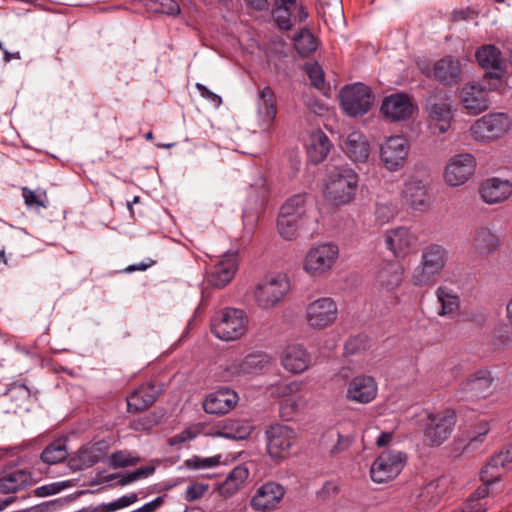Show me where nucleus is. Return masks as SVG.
I'll return each instance as SVG.
<instances>
[{"label":"nucleus","instance_id":"f257e3e1","mask_svg":"<svg viewBox=\"0 0 512 512\" xmlns=\"http://www.w3.org/2000/svg\"><path fill=\"white\" fill-rule=\"evenodd\" d=\"M449 258L448 250L439 244H429L421 251V260L413 269L411 282L418 287H431L444 270Z\"/></svg>","mask_w":512,"mask_h":512},{"label":"nucleus","instance_id":"f03ea898","mask_svg":"<svg viewBox=\"0 0 512 512\" xmlns=\"http://www.w3.org/2000/svg\"><path fill=\"white\" fill-rule=\"evenodd\" d=\"M357 187V173L348 167H337L326 180L324 197L335 206L346 205L354 199Z\"/></svg>","mask_w":512,"mask_h":512},{"label":"nucleus","instance_id":"7ed1b4c3","mask_svg":"<svg viewBox=\"0 0 512 512\" xmlns=\"http://www.w3.org/2000/svg\"><path fill=\"white\" fill-rule=\"evenodd\" d=\"M248 323V315L244 310L227 307L213 315L211 332L222 341H235L245 335Z\"/></svg>","mask_w":512,"mask_h":512},{"label":"nucleus","instance_id":"20e7f679","mask_svg":"<svg viewBox=\"0 0 512 512\" xmlns=\"http://www.w3.org/2000/svg\"><path fill=\"white\" fill-rule=\"evenodd\" d=\"M456 422L453 409L429 412L423 428L424 441L430 446H440L449 439Z\"/></svg>","mask_w":512,"mask_h":512},{"label":"nucleus","instance_id":"39448f33","mask_svg":"<svg viewBox=\"0 0 512 512\" xmlns=\"http://www.w3.org/2000/svg\"><path fill=\"white\" fill-rule=\"evenodd\" d=\"M339 257L336 244L325 242L312 246L305 255L304 271L312 277H321L329 273Z\"/></svg>","mask_w":512,"mask_h":512},{"label":"nucleus","instance_id":"423d86ee","mask_svg":"<svg viewBox=\"0 0 512 512\" xmlns=\"http://www.w3.org/2000/svg\"><path fill=\"white\" fill-rule=\"evenodd\" d=\"M407 454L388 449L381 452L370 467V477L375 483H387L395 479L407 463Z\"/></svg>","mask_w":512,"mask_h":512},{"label":"nucleus","instance_id":"0eeeda50","mask_svg":"<svg viewBox=\"0 0 512 512\" xmlns=\"http://www.w3.org/2000/svg\"><path fill=\"white\" fill-rule=\"evenodd\" d=\"M289 289V280L284 275L265 278L256 285L253 299L260 309L270 310L284 299Z\"/></svg>","mask_w":512,"mask_h":512},{"label":"nucleus","instance_id":"6e6552de","mask_svg":"<svg viewBox=\"0 0 512 512\" xmlns=\"http://www.w3.org/2000/svg\"><path fill=\"white\" fill-rule=\"evenodd\" d=\"M371 89L360 82L345 85L340 90V104L345 113L356 117L366 114L373 103Z\"/></svg>","mask_w":512,"mask_h":512},{"label":"nucleus","instance_id":"1a4fd4ad","mask_svg":"<svg viewBox=\"0 0 512 512\" xmlns=\"http://www.w3.org/2000/svg\"><path fill=\"white\" fill-rule=\"evenodd\" d=\"M410 152V142L402 135L386 138L380 144V161L390 172L404 168Z\"/></svg>","mask_w":512,"mask_h":512},{"label":"nucleus","instance_id":"9d476101","mask_svg":"<svg viewBox=\"0 0 512 512\" xmlns=\"http://www.w3.org/2000/svg\"><path fill=\"white\" fill-rule=\"evenodd\" d=\"M511 119L505 113H490L478 119L471 132L477 141H490L502 137L511 128Z\"/></svg>","mask_w":512,"mask_h":512},{"label":"nucleus","instance_id":"9b49d317","mask_svg":"<svg viewBox=\"0 0 512 512\" xmlns=\"http://www.w3.org/2000/svg\"><path fill=\"white\" fill-rule=\"evenodd\" d=\"M338 317V306L331 297L318 298L306 306L305 320L313 329L331 326Z\"/></svg>","mask_w":512,"mask_h":512},{"label":"nucleus","instance_id":"f8f14e48","mask_svg":"<svg viewBox=\"0 0 512 512\" xmlns=\"http://www.w3.org/2000/svg\"><path fill=\"white\" fill-rule=\"evenodd\" d=\"M384 243L395 258L404 259L417 250L418 236L410 228L399 226L386 230Z\"/></svg>","mask_w":512,"mask_h":512},{"label":"nucleus","instance_id":"ddd939ff","mask_svg":"<svg viewBox=\"0 0 512 512\" xmlns=\"http://www.w3.org/2000/svg\"><path fill=\"white\" fill-rule=\"evenodd\" d=\"M207 271V281L213 287L223 288L234 278L239 265L238 253L228 251L211 260Z\"/></svg>","mask_w":512,"mask_h":512},{"label":"nucleus","instance_id":"4468645a","mask_svg":"<svg viewBox=\"0 0 512 512\" xmlns=\"http://www.w3.org/2000/svg\"><path fill=\"white\" fill-rule=\"evenodd\" d=\"M267 451L271 458L282 460L290 454V449L296 442L294 430L283 424L271 425L266 430Z\"/></svg>","mask_w":512,"mask_h":512},{"label":"nucleus","instance_id":"2eb2a0df","mask_svg":"<svg viewBox=\"0 0 512 512\" xmlns=\"http://www.w3.org/2000/svg\"><path fill=\"white\" fill-rule=\"evenodd\" d=\"M463 66L458 57L447 55L437 60L432 69L423 73L446 87H452L461 81Z\"/></svg>","mask_w":512,"mask_h":512},{"label":"nucleus","instance_id":"dca6fc26","mask_svg":"<svg viewBox=\"0 0 512 512\" xmlns=\"http://www.w3.org/2000/svg\"><path fill=\"white\" fill-rule=\"evenodd\" d=\"M286 494L283 485L275 481H268L259 486L250 499V506L259 512L275 510Z\"/></svg>","mask_w":512,"mask_h":512},{"label":"nucleus","instance_id":"f3484780","mask_svg":"<svg viewBox=\"0 0 512 512\" xmlns=\"http://www.w3.org/2000/svg\"><path fill=\"white\" fill-rule=\"evenodd\" d=\"M475 159L471 154L452 157L445 169V181L450 186H460L467 182L475 170Z\"/></svg>","mask_w":512,"mask_h":512},{"label":"nucleus","instance_id":"a211bd4d","mask_svg":"<svg viewBox=\"0 0 512 512\" xmlns=\"http://www.w3.org/2000/svg\"><path fill=\"white\" fill-rule=\"evenodd\" d=\"M459 98L468 114L477 115L489 108V90L479 83L464 85L459 93Z\"/></svg>","mask_w":512,"mask_h":512},{"label":"nucleus","instance_id":"6ab92c4d","mask_svg":"<svg viewBox=\"0 0 512 512\" xmlns=\"http://www.w3.org/2000/svg\"><path fill=\"white\" fill-rule=\"evenodd\" d=\"M257 120L262 131H268L277 115L276 95L270 86H265L257 93Z\"/></svg>","mask_w":512,"mask_h":512},{"label":"nucleus","instance_id":"aec40b11","mask_svg":"<svg viewBox=\"0 0 512 512\" xmlns=\"http://www.w3.org/2000/svg\"><path fill=\"white\" fill-rule=\"evenodd\" d=\"M377 391V383L372 376L358 375L348 383L346 398L352 402L367 404L376 398Z\"/></svg>","mask_w":512,"mask_h":512},{"label":"nucleus","instance_id":"412c9836","mask_svg":"<svg viewBox=\"0 0 512 512\" xmlns=\"http://www.w3.org/2000/svg\"><path fill=\"white\" fill-rule=\"evenodd\" d=\"M411 98L405 93H395L384 98L381 112L392 121L409 119L413 114Z\"/></svg>","mask_w":512,"mask_h":512},{"label":"nucleus","instance_id":"4be33fe9","mask_svg":"<svg viewBox=\"0 0 512 512\" xmlns=\"http://www.w3.org/2000/svg\"><path fill=\"white\" fill-rule=\"evenodd\" d=\"M237 393L227 387L208 394L203 402V409L208 414H225L238 403Z\"/></svg>","mask_w":512,"mask_h":512},{"label":"nucleus","instance_id":"5701e85b","mask_svg":"<svg viewBox=\"0 0 512 512\" xmlns=\"http://www.w3.org/2000/svg\"><path fill=\"white\" fill-rule=\"evenodd\" d=\"M402 197L414 210L425 211L430 206L427 184L417 178H411L405 182Z\"/></svg>","mask_w":512,"mask_h":512},{"label":"nucleus","instance_id":"b1692460","mask_svg":"<svg viewBox=\"0 0 512 512\" xmlns=\"http://www.w3.org/2000/svg\"><path fill=\"white\" fill-rule=\"evenodd\" d=\"M311 355L300 344L288 345L281 354V364L289 372L298 374L309 368Z\"/></svg>","mask_w":512,"mask_h":512},{"label":"nucleus","instance_id":"393cba45","mask_svg":"<svg viewBox=\"0 0 512 512\" xmlns=\"http://www.w3.org/2000/svg\"><path fill=\"white\" fill-rule=\"evenodd\" d=\"M404 268L396 261L384 263L377 271L375 283L378 289L391 292L397 289L403 281Z\"/></svg>","mask_w":512,"mask_h":512},{"label":"nucleus","instance_id":"a878e982","mask_svg":"<svg viewBox=\"0 0 512 512\" xmlns=\"http://www.w3.org/2000/svg\"><path fill=\"white\" fill-rule=\"evenodd\" d=\"M427 111L429 128L433 134H443L450 129L453 113L449 102L431 103Z\"/></svg>","mask_w":512,"mask_h":512},{"label":"nucleus","instance_id":"bb28decb","mask_svg":"<svg viewBox=\"0 0 512 512\" xmlns=\"http://www.w3.org/2000/svg\"><path fill=\"white\" fill-rule=\"evenodd\" d=\"M479 192L484 202L488 204L501 203L512 195V183L508 180L490 178L481 184Z\"/></svg>","mask_w":512,"mask_h":512},{"label":"nucleus","instance_id":"cd10ccee","mask_svg":"<svg viewBox=\"0 0 512 512\" xmlns=\"http://www.w3.org/2000/svg\"><path fill=\"white\" fill-rule=\"evenodd\" d=\"M492 378L486 371H477L471 378L462 384V399L485 398L491 393Z\"/></svg>","mask_w":512,"mask_h":512},{"label":"nucleus","instance_id":"c85d7f7f","mask_svg":"<svg viewBox=\"0 0 512 512\" xmlns=\"http://www.w3.org/2000/svg\"><path fill=\"white\" fill-rule=\"evenodd\" d=\"M160 393L158 386L146 383L139 386L127 397V410L136 413L150 407Z\"/></svg>","mask_w":512,"mask_h":512},{"label":"nucleus","instance_id":"c756f323","mask_svg":"<svg viewBox=\"0 0 512 512\" xmlns=\"http://www.w3.org/2000/svg\"><path fill=\"white\" fill-rule=\"evenodd\" d=\"M32 484V475L25 469L6 470L0 476V493H16Z\"/></svg>","mask_w":512,"mask_h":512},{"label":"nucleus","instance_id":"7c9ffc66","mask_svg":"<svg viewBox=\"0 0 512 512\" xmlns=\"http://www.w3.org/2000/svg\"><path fill=\"white\" fill-rule=\"evenodd\" d=\"M343 150L353 162L364 163L369 157L370 146L361 132L353 131L344 141Z\"/></svg>","mask_w":512,"mask_h":512},{"label":"nucleus","instance_id":"2f4dec72","mask_svg":"<svg viewBox=\"0 0 512 512\" xmlns=\"http://www.w3.org/2000/svg\"><path fill=\"white\" fill-rule=\"evenodd\" d=\"M331 148V141L323 131L317 129L310 133L307 153L309 160L312 163L318 164L323 162L328 156Z\"/></svg>","mask_w":512,"mask_h":512},{"label":"nucleus","instance_id":"473e14b6","mask_svg":"<svg viewBox=\"0 0 512 512\" xmlns=\"http://www.w3.org/2000/svg\"><path fill=\"white\" fill-rule=\"evenodd\" d=\"M446 490V480L436 479L421 488L418 494V505L425 510L436 507L442 500Z\"/></svg>","mask_w":512,"mask_h":512},{"label":"nucleus","instance_id":"72a5a7b5","mask_svg":"<svg viewBox=\"0 0 512 512\" xmlns=\"http://www.w3.org/2000/svg\"><path fill=\"white\" fill-rule=\"evenodd\" d=\"M436 297L440 303V316L454 318L460 310V297L458 293L446 285H441L436 290Z\"/></svg>","mask_w":512,"mask_h":512},{"label":"nucleus","instance_id":"f704fd0d","mask_svg":"<svg viewBox=\"0 0 512 512\" xmlns=\"http://www.w3.org/2000/svg\"><path fill=\"white\" fill-rule=\"evenodd\" d=\"M472 246L477 253L489 255L500 247V239L489 227H480L474 233Z\"/></svg>","mask_w":512,"mask_h":512},{"label":"nucleus","instance_id":"c9c22d12","mask_svg":"<svg viewBox=\"0 0 512 512\" xmlns=\"http://www.w3.org/2000/svg\"><path fill=\"white\" fill-rule=\"evenodd\" d=\"M476 60L484 69H492L498 75L503 71L504 61L500 50L494 45H484L476 51Z\"/></svg>","mask_w":512,"mask_h":512},{"label":"nucleus","instance_id":"e433bc0d","mask_svg":"<svg viewBox=\"0 0 512 512\" xmlns=\"http://www.w3.org/2000/svg\"><path fill=\"white\" fill-rule=\"evenodd\" d=\"M251 431L252 425L249 421L228 419L218 427L216 434L227 439L242 440L247 438L251 434Z\"/></svg>","mask_w":512,"mask_h":512},{"label":"nucleus","instance_id":"4c0bfd02","mask_svg":"<svg viewBox=\"0 0 512 512\" xmlns=\"http://www.w3.org/2000/svg\"><path fill=\"white\" fill-rule=\"evenodd\" d=\"M279 214L307 222V195L296 194L288 198L281 206Z\"/></svg>","mask_w":512,"mask_h":512},{"label":"nucleus","instance_id":"58836bf2","mask_svg":"<svg viewBox=\"0 0 512 512\" xmlns=\"http://www.w3.org/2000/svg\"><path fill=\"white\" fill-rule=\"evenodd\" d=\"M271 363V357L264 352H255L245 356L238 365V373L254 374L263 371Z\"/></svg>","mask_w":512,"mask_h":512},{"label":"nucleus","instance_id":"ea45409f","mask_svg":"<svg viewBox=\"0 0 512 512\" xmlns=\"http://www.w3.org/2000/svg\"><path fill=\"white\" fill-rule=\"evenodd\" d=\"M502 455H493L488 461L487 465L480 471V480L484 484L492 485L499 481L503 471L501 465H505Z\"/></svg>","mask_w":512,"mask_h":512},{"label":"nucleus","instance_id":"a19ab883","mask_svg":"<svg viewBox=\"0 0 512 512\" xmlns=\"http://www.w3.org/2000/svg\"><path fill=\"white\" fill-rule=\"evenodd\" d=\"M502 455H493L488 461L487 465L480 471V480L484 484L492 485L499 481L503 471L501 465H505Z\"/></svg>","mask_w":512,"mask_h":512},{"label":"nucleus","instance_id":"79ce46f5","mask_svg":"<svg viewBox=\"0 0 512 512\" xmlns=\"http://www.w3.org/2000/svg\"><path fill=\"white\" fill-rule=\"evenodd\" d=\"M306 222L291 216L279 214L277 219V230L285 240H293L297 237L298 231L304 227Z\"/></svg>","mask_w":512,"mask_h":512},{"label":"nucleus","instance_id":"37998d69","mask_svg":"<svg viewBox=\"0 0 512 512\" xmlns=\"http://www.w3.org/2000/svg\"><path fill=\"white\" fill-rule=\"evenodd\" d=\"M68 456L66 441L57 439L50 443L41 453V460L47 464L62 462Z\"/></svg>","mask_w":512,"mask_h":512},{"label":"nucleus","instance_id":"c03bdc74","mask_svg":"<svg viewBox=\"0 0 512 512\" xmlns=\"http://www.w3.org/2000/svg\"><path fill=\"white\" fill-rule=\"evenodd\" d=\"M488 484L482 483L467 499L465 506L461 510H457L455 512H486V504L481 502L489 492Z\"/></svg>","mask_w":512,"mask_h":512},{"label":"nucleus","instance_id":"a18cd8bd","mask_svg":"<svg viewBox=\"0 0 512 512\" xmlns=\"http://www.w3.org/2000/svg\"><path fill=\"white\" fill-rule=\"evenodd\" d=\"M22 197L24 199V203L29 208H47L49 204L47 193L44 190L34 191L27 187H23Z\"/></svg>","mask_w":512,"mask_h":512},{"label":"nucleus","instance_id":"49530a36","mask_svg":"<svg viewBox=\"0 0 512 512\" xmlns=\"http://www.w3.org/2000/svg\"><path fill=\"white\" fill-rule=\"evenodd\" d=\"M141 461V458L128 450H119L111 454L110 466L114 469L134 466Z\"/></svg>","mask_w":512,"mask_h":512},{"label":"nucleus","instance_id":"de8ad7c7","mask_svg":"<svg viewBox=\"0 0 512 512\" xmlns=\"http://www.w3.org/2000/svg\"><path fill=\"white\" fill-rule=\"evenodd\" d=\"M294 46L301 55H308L317 49V41L313 34L304 29L295 37Z\"/></svg>","mask_w":512,"mask_h":512},{"label":"nucleus","instance_id":"09e8293b","mask_svg":"<svg viewBox=\"0 0 512 512\" xmlns=\"http://www.w3.org/2000/svg\"><path fill=\"white\" fill-rule=\"evenodd\" d=\"M148 7L155 13L176 16L180 13V7L175 0H148Z\"/></svg>","mask_w":512,"mask_h":512},{"label":"nucleus","instance_id":"8fccbe9b","mask_svg":"<svg viewBox=\"0 0 512 512\" xmlns=\"http://www.w3.org/2000/svg\"><path fill=\"white\" fill-rule=\"evenodd\" d=\"M305 71L313 87L320 91L325 90L324 70L317 62L306 64Z\"/></svg>","mask_w":512,"mask_h":512},{"label":"nucleus","instance_id":"3c124183","mask_svg":"<svg viewBox=\"0 0 512 512\" xmlns=\"http://www.w3.org/2000/svg\"><path fill=\"white\" fill-rule=\"evenodd\" d=\"M273 19L277 26L282 30H290L292 24V12L291 8L281 6L275 3V8L272 12Z\"/></svg>","mask_w":512,"mask_h":512},{"label":"nucleus","instance_id":"603ef678","mask_svg":"<svg viewBox=\"0 0 512 512\" xmlns=\"http://www.w3.org/2000/svg\"><path fill=\"white\" fill-rule=\"evenodd\" d=\"M76 461V459L74 460ZM77 461L79 464L77 468L83 469L93 466L99 461L97 450L94 447H82L78 450Z\"/></svg>","mask_w":512,"mask_h":512},{"label":"nucleus","instance_id":"864d4df0","mask_svg":"<svg viewBox=\"0 0 512 512\" xmlns=\"http://www.w3.org/2000/svg\"><path fill=\"white\" fill-rule=\"evenodd\" d=\"M398 214L397 206L393 203H380L377 204L375 209V216L380 224H386L393 220Z\"/></svg>","mask_w":512,"mask_h":512},{"label":"nucleus","instance_id":"5fc2aeb1","mask_svg":"<svg viewBox=\"0 0 512 512\" xmlns=\"http://www.w3.org/2000/svg\"><path fill=\"white\" fill-rule=\"evenodd\" d=\"M367 348V338L364 335L350 337L344 345L345 355H354Z\"/></svg>","mask_w":512,"mask_h":512},{"label":"nucleus","instance_id":"6e6d98bb","mask_svg":"<svg viewBox=\"0 0 512 512\" xmlns=\"http://www.w3.org/2000/svg\"><path fill=\"white\" fill-rule=\"evenodd\" d=\"M155 472V466L153 465H147L144 467H140L132 472L127 473L125 476L121 479V485H127L129 483H132L136 480L147 478L154 474Z\"/></svg>","mask_w":512,"mask_h":512},{"label":"nucleus","instance_id":"4d7b16f0","mask_svg":"<svg viewBox=\"0 0 512 512\" xmlns=\"http://www.w3.org/2000/svg\"><path fill=\"white\" fill-rule=\"evenodd\" d=\"M208 490V485L203 483H192L186 488L185 500L192 502L196 501L204 496Z\"/></svg>","mask_w":512,"mask_h":512},{"label":"nucleus","instance_id":"13d9d810","mask_svg":"<svg viewBox=\"0 0 512 512\" xmlns=\"http://www.w3.org/2000/svg\"><path fill=\"white\" fill-rule=\"evenodd\" d=\"M258 217L254 213L243 214V237L250 240L256 230Z\"/></svg>","mask_w":512,"mask_h":512},{"label":"nucleus","instance_id":"bf43d9fd","mask_svg":"<svg viewBox=\"0 0 512 512\" xmlns=\"http://www.w3.org/2000/svg\"><path fill=\"white\" fill-rule=\"evenodd\" d=\"M195 87L198 90V92L200 93V95L204 99L211 102L214 106L218 107L221 105V103H222L221 97L219 95L215 94L214 92H212L211 90H209L205 85H203L201 83H196Z\"/></svg>","mask_w":512,"mask_h":512},{"label":"nucleus","instance_id":"052dcab7","mask_svg":"<svg viewBox=\"0 0 512 512\" xmlns=\"http://www.w3.org/2000/svg\"><path fill=\"white\" fill-rule=\"evenodd\" d=\"M61 491V486L59 483H52L48 485H42L37 487L34 490V493L38 497H47L50 495H55Z\"/></svg>","mask_w":512,"mask_h":512},{"label":"nucleus","instance_id":"680f3d73","mask_svg":"<svg viewBox=\"0 0 512 512\" xmlns=\"http://www.w3.org/2000/svg\"><path fill=\"white\" fill-rule=\"evenodd\" d=\"M195 436L196 434L191 429H185L182 432L171 437L169 443L171 445L181 444L193 440Z\"/></svg>","mask_w":512,"mask_h":512},{"label":"nucleus","instance_id":"e2e57ef3","mask_svg":"<svg viewBox=\"0 0 512 512\" xmlns=\"http://www.w3.org/2000/svg\"><path fill=\"white\" fill-rule=\"evenodd\" d=\"M165 495L158 496L154 500L144 504L143 506L133 510L132 512H154L164 503Z\"/></svg>","mask_w":512,"mask_h":512},{"label":"nucleus","instance_id":"0e129e2a","mask_svg":"<svg viewBox=\"0 0 512 512\" xmlns=\"http://www.w3.org/2000/svg\"><path fill=\"white\" fill-rule=\"evenodd\" d=\"M248 477V470L244 467H236L234 468L228 475V480L235 482V484H240L246 480Z\"/></svg>","mask_w":512,"mask_h":512},{"label":"nucleus","instance_id":"69168bd1","mask_svg":"<svg viewBox=\"0 0 512 512\" xmlns=\"http://www.w3.org/2000/svg\"><path fill=\"white\" fill-rule=\"evenodd\" d=\"M338 441L337 443L331 448L330 454L332 456H336L337 454L343 452L344 450L348 449L350 445V440L348 437H344L341 434H337Z\"/></svg>","mask_w":512,"mask_h":512},{"label":"nucleus","instance_id":"338daca9","mask_svg":"<svg viewBox=\"0 0 512 512\" xmlns=\"http://www.w3.org/2000/svg\"><path fill=\"white\" fill-rule=\"evenodd\" d=\"M497 455H502L505 458V465H501L503 471H507L512 468V443L505 449L500 451Z\"/></svg>","mask_w":512,"mask_h":512},{"label":"nucleus","instance_id":"774afa93","mask_svg":"<svg viewBox=\"0 0 512 512\" xmlns=\"http://www.w3.org/2000/svg\"><path fill=\"white\" fill-rule=\"evenodd\" d=\"M490 429L491 427L489 422H480L475 431L476 436L472 439V441H481V438L486 436Z\"/></svg>","mask_w":512,"mask_h":512}]
</instances>
